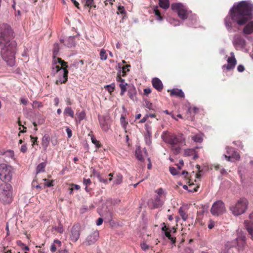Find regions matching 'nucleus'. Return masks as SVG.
Listing matches in <instances>:
<instances>
[{"label":"nucleus","mask_w":253,"mask_h":253,"mask_svg":"<svg viewBox=\"0 0 253 253\" xmlns=\"http://www.w3.org/2000/svg\"><path fill=\"white\" fill-rule=\"evenodd\" d=\"M140 247L142 250L144 251H147L149 248L150 246L148 245H147L145 243H141L140 244Z\"/></svg>","instance_id":"48"},{"label":"nucleus","mask_w":253,"mask_h":253,"mask_svg":"<svg viewBox=\"0 0 253 253\" xmlns=\"http://www.w3.org/2000/svg\"><path fill=\"white\" fill-rule=\"evenodd\" d=\"M209 205H202L197 212V216L199 217L203 216L204 214L208 212Z\"/></svg>","instance_id":"25"},{"label":"nucleus","mask_w":253,"mask_h":253,"mask_svg":"<svg viewBox=\"0 0 253 253\" xmlns=\"http://www.w3.org/2000/svg\"><path fill=\"white\" fill-rule=\"evenodd\" d=\"M215 222L212 220H210L208 224V228L210 229H212L214 226Z\"/></svg>","instance_id":"54"},{"label":"nucleus","mask_w":253,"mask_h":253,"mask_svg":"<svg viewBox=\"0 0 253 253\" xmlns=\"http://www.w3.org/2000/svg\"><path fill=\"white\" fill-rule=\"evenodd\" d=\"M151 92V89L149 88H145L144 89V94L146 95H148Z\"/></svg>","instance_id":"58"},{"label":"nucleus","mask_w":253,"mask_h":253,"mask_svg":"<svg viewBox=\"0 0 253 253\" xmlns=\"http://www.w3.org/2000/svg\"><path fill=\"white\" fill-rule=\"evenodd\" d=\"M61 245L62 243L60 241L58 240H54L53 243L50 247L51 252L52 253L55 252L57 250V248H60L61 246Z\"/></svg>","instance_id":"27"},{"label":"nucleus","mask_w":253,"mask_h":253,"mask_svg":"<svg viewBox=\"0 0 253 253\" xmlns=\"http://www.w3.org/2000/svg\"><path fill=\"white\" fill-rule=\"evenodd\" d=\"M231 56L229 57L227 60V64L223 66L222 68L227 71L233 70L237 64V60L234 55L233 53H231Z\"/></svg>","instance_id":"16"},{"label":"nucleus","mask_w":253,"mask_h":253,"mask_svg":"<svg viewBox=\"0 0 253 253\" xmlns=\"http://www.w3.org/2000/svg\"><path fill=\"white\" fill-rule=\"evenodd\" d=\"M50 142V137L48 134H44L42 138V145L44 151H46Z\"/></svg>","instance_id":"23"},{"label":"nucleus","mask_w":253,"mask_h":253,"mask_svg":"<svg viewBox=\"0 0 253 253\" xmlns=\"http://www.w3.org/2000/svg\"><path fill=\"white\" fill-rule=\"evenodd\" d=\"M178 213L183 221L187 219L188 215L183 208L180 207L179 209Z\"/></svg>","instance_id":"28"},{"label":"nucleus","mask_w":253,"mask_h":253,"mask_svg":"<svg viewBox=\"0 0 253 253\" xmlns=\"http://www.w3.org/2000/svg\"><path fill=\"white\" fill-rule=\"evenodd\" d=\"M202 147H196L193 149H187L184 151V155L185 156H193V159L196 160L199 158V152L198 151L199 149H202Z\"/></svg>","instance_id":"18"},{"label":"nucleus","mask_w":253,"mask_h":253,"mask_svg":"<svg viewBox=\"0 0 253 253\" xmlns=\"http://www.w3.org/2000/svg\"><path fill=\"white\" fill-rule=\"evenodd\" d=\"M50 141L52 145L54 146L58 144V140L56 136H52L51 138H50Z\"/></svg>","instance_id":"42"},{"label":"nucleus","mask_w":253,"mask_h":253,"mask_svg":"<svg viewBox=\"0 0 253 253\" xmlns=\"http://www.w3.org/2000/svg\"><path fill=\"white\" fill-rule=\"evenodd\" d=\"M103 222V219L102 218H99L97 221H96V224L97 225H100L102 224Z\"/></svg>","instance_id":"63"},{"label":"nucleus","mask_w":253,"mask_h":253,"mask_svg":"<svg viewBox=\"0 0 253 253\" xmlns=\"http://www.w3.org/2000/svg\"><path fill=\"white\" fill-rule=\"evenodd\" d=\"M159 6L164 9H167L169 7V0H159Z\"/></svg>","instance_id":"29"},{"label":"nucleus","mask_w":253,"mask_h":253,"mask_svg":"<svg viewBox=\"0 0 253 253\" xmlns=\"http://www.w3.org/2000/svg\"><path fill=\"white\" fill-rule=\"evenodd\" d=\"M20 102L22 104L26 105L28 103V100L27 98H21L20 99Z\"/></svg>","instance_id":"57"},{"label":"nucleus","mask_w":253,"mask_h":253,"mask_svg":"<svg viewBox=\"0 0 253 253\" xmlns=\"http://www.w3.org/2000/svg\"><path fill=\"white\" fill-rule=\"evenodd\" d=\"M93 173L94 174H96V175L97 176V177L98 178V179H99L100 181L101 182H102L104 183H106L107 182V179H102L101 176H100V175L99 174V172H97L95 170H94L93 171Z\"/></svg>","instance_id":"45"},{"label":"nucleus","mask_w":253,"mask_h":253,"mask_svg":"<svg viewBox=\"0 0 253 253\" xmlns=\"http://www.w3.org/2000/svg\"><path fill=\"white\" fill-rule=\"evenodd\" d=\"M66 132L67 133L68 137L70 138L72 135V130L69 128L67 127L66 128Z\"/></svg>","instance_id":"59"},{"label":"nucleus","mask_w":253,"mask_h":253,"mask_svg":"<svg viewBox=\"0 0 253 253\" xmlns=\"http://www.w3.org/2000/svg\"><path fill=\"white\" fill-rule=\"evenodd\" d=\"M46 166V162H42V163L39 164L36 168L37 173L44 172L45 171V168Z\"/></svg>","instance_id":"30"},{"label":"nucleus","mask_w":253,"mask_h":253,"mask_svg":"<svg viewBox=\"0 0 253 253\" xmlns=\"http://www.w3.org/2000/svg\"><path fill=\"white\" fill-rule=\"evenodd\" d=\"M243 33L245 34L250 35L253 33V21L249 22L244 27Z\"/></svg>","instance_id":"24"},{"label":"nucleus","mask_w":253,"mask_h":253,"mask_svg":"<svg viewBox=\"0 0 253 253\" xmlns=\"http://www.w3.org/2000/svg\"><path fill=\"white\" fill-rule=\"evenodd\" d=\"M64 114L65 115H68L72 118H74V112L71 107H66L64 111Z\"/></svg>","instance_id":"32"},{"label":"nucleus","mask_w":253,"mask_h":253,"mask_svg":"<svg viewBox=\"0 0 253 253\" xmlns=\"http://www.w3.org/2000/svg\"><path fill=\"white\" fill-rule=\"evenodd\" d=\"M172 10L177 13L178 17L182 19H187L189 16V12L187 8L181 3H173L171 5Z\"/></svg>","instance_id":"11"},{"label":"nucleus","mask_w":253,"mask_h":253,"mask_svg":"<svg viewBox=\"0 0 253 253\" xmlns=\"http://www.w3.org/2000/svg\"><path fill=\"white\" fill-rule=\"evenodd\" d=\"M20 150L23 153L26 152L27 151V148L26 145H22L21 147Z\"/></svg>","instance_id":"61"},{"label":"nucleus","mask_w":253,"mask_h":253,"mask_svg":"<svg viewBox=\"0 0 253 253\" xmlns=\"http://www.w3.org/2000/svg\"><path fill=\"white\" fill-rule=\"evenodd\" d=\"M53 228L57 232L62 233L64 232V228L63 225L60 223L58 226L53 227Z\"/></svg>","instance_id":"39"},{"label":"nucleus","mask_w":253,"mask_h":253,"mask_svg":"<svg viewBox=\"0 0 253 253\" xmlns=\"http://www.w3.org/2000/svg\"><path fill=\"white\" fill-rule=\"evenodd\" d=\"M198 110H199L198 108H197L196 107H190L188 109V111L189 112H190V113L193 112L194 114L197 113L198 112Z\"/></svg>","instance_id":"53"},{"label":"nucleus","mask_w":253,"mask_h":253,"mask_svg":"<svg viewBox=\"0 0 253 253\" xmlns=\"http://www.w3.org/2000/svg\"><path fill=\"white\" fill-rule=\"evenodd\" d=\"M91 181L89 178H84L83 179V184L85 186H89L91 184Z\"/></svg>","instance_id":"52"},{"label":"nucleus","mask_w":253,"mask_h":253,"mask_svg":"<svg viewBox=\"0 0 253 253\" xmlns=\"http://www.w3.org/2000/svg\"><path fill=\"white\" fill-rule=\"evenodd\" d=\"M63 67L56 65V62L52 64V73L54 75L56 73H60L62 72Z\"/></svg>","instance_id":"26"},{"label":"nucleus","mask_w":253,"mask_h":253,"mask_svg":"<svg viewBox=\"0 0 253 253\" xmlns=\"http://www.w3.org/2000/svg\"><path fill=\"white\" fill-rule=\"evenodd\" d=\"M115 84L114 83H113V84H109V85H107L106 86H105V88H106L107 91L111 93L112 92L114 91V89H115Z\"/></svg>","instance_id":"38"},{"label":"nucleus","mask_w":253,"mask_h":253,"mask_svg":"<svg viewBox=\"0 0 253 253\" xmlns=\"http://www.w3.org/2000/svg\"><path fill=\"white\" fill-rule=\"evenodd\" d=\"M211 213L214 216H218L221 212V201L218 200L212 205L211 209Z\"/></svg>","instance_id":"19"},{"label":"nucleus","mask_w":253,"mask_h":253,"mask_svg":"<svg viewBox=\"0 0 253 253\" xmlns=\"http://www.w3.org/2000/svg\"><path fill=\"white\" fill-rule=\"evenodd\" d=\"M182 253H193V251L190 248L186 247L184 248Z\"/></svg>","instance_id":"55"},{"label":"nucleus","mask_w":253,"mask_h":253,"mask_svg":"<svg viewBox=\"0 0 253 253\" xmlns=\"http://www.w3.org/2000/svg\"><path fill=\"white\" fill-rule=\"evenodd\" d=\"M91 140L92 143L95 145L97 149H99L101 147L102 145L100 142L98 141L93 135L91 136Z\"/></svg>","instance_id":"35"},{"label":"nucleus","mask_w":253,"mask_h":253,"mask_svg":"<svg viewBox=\"0 0 253 253\" xmlns=\"http://www.w3.org/2000/svg\"><path fill=\"white\" fill-rule=\"evenodd\" d=\"M0 201L4 204H10L13 201L12 187L10 184H0Z\"/></svg>","instance_id":"4"},{"label":"nucleus","mask_w":253,"mask_h":253,"mask_svg":"<svg viewBox=\"0 0 253 253\" xmlns=\"http://www.w3.org/2000/svg\"><path fill=\"white\" fill-rule=\"evenodd\" d=\"M211 167H212L216 170H217L219 169V165L218 164H214L212 165Z\"/></svg>","instance_id":"64"},{"label":"nucleus","mask_w":253,"mask_h":253,"mask_svg":"<svg viewBox=\"0 0 253 253\" xmlns=\"http://www.w3.org/2000/svg\"><path fill=\"white\" fill-rule=\"evenodd\" d=\"M253 11V4L246 1H241L233 5L231 10V18L238 25H244L252 19Z\"/></svg>","instance_id":"1"},{"label":"nucleus","mask_w":253,"mask_h":253,"mask_svg":"<svg viewBox=\"0 0 253 253\" xmlns=\"http://www.w3.org/2000/svg\"><path fill=\"white\" fill-rule=\"evenodd\" d=\"M169 171L173 175L178 174L179 171L174 167H169Z\"/></svg>","instance_id":"50"},{"label":"nucleus","mask_w":253,"mask_h":253,"mask_svg":"<svg viewBox=\"0 0 253 253\" xmlns=\"http://www.w3.org/2000/svg\"><path fill=\"white\" fill-rule=\"evenodd\" d=\"M168 92H170L171 96H175L180 98H184L185 95L184 92L181 89L178 88H174L172 90H168Z\"/></svg>","instance_id":"21"},{"label":"nucleus","mask_w":253,"mask_h":253,"mask_svg":"<svg viewBox=\"0 0 253 253\" xmlns=\"http://www.w3.org/2000/svg\"><path fill=\"white\" fill-rule=\"evenodd\" d=\"M237 70L239 72H242L244 71L245 68L244 66L239 65L237 67Z\"/></svg>","instance_id":"60"},{"label":"nucleus","mask_w":253,"mask_h":253,"mask_svg":"<svg viewBox=\"0 0 253 253\" xmlns=\"http://www.w3.org/2000/svg\"><path fill=\"white\" fill-rule=\"evenodd\" d=\"M182 175L184 176V177L185 178H188V175H189V173L187 171H183L182 172Z\"/></svg>","instance_id":"62"},{"label":"nucleus","mask_w":253,"mask_h":253,"mask_svg":"<svg viewBox=\"0 0 253 253\" xmlns=\"http://www.w3.org/2000/svg\"><path fill=\"white\" fill-rule=\"evenodd\" d=\"M244 226L247 230L249 234L251 236V239L253 240V225L248 220L244 221Z\"/></svg>","instance_id":"22"},{"label":"nucleus","mask_w":253,"mask_h":253,"mask_svg":"<svg viewBox=\"0 0 253 253\" xmlns=\"http://www.w3.org/2000/svg\"><path fill=\"white\" fill-rule=\"evenodd\" d=\"M164 226L162 228V230L164 232L165 236L170 240L172 244H174L176 242V238L172 237L171 233L176 232V229L174 227L169 228L167 227L165 223H163Z\"/></svg>","instance_id":"14"},{"label":"nucleus","mask_w":253,"mask_h":253,"mask_svg":"<svg viewBox=\"0 0 253 253\" xmlns=\"http://www.w3.org/2000/svg\"><path fill=\"white\" fill-rule=\"evenodd\" d=\"M81 231V225L79 223L74 224L70 230V240L73 242H76L80 238Z\"/></svg>","instance_id":"13"},{"label":"nucleus","mask_w":253,"mask_h":253,"mask_svg":"<svg viewBox=\"0 0 253 253\" xmlns=\"http://www.w3.org/2000/svg\"><path fill=\"white\" fill-rule=\"evenodd\" d=\"M12 34V30L8 25L5 23L0 24V42L10 41Z\"/></svg>","instance_id":"10"},{"label":"nucleus","mask_w":253,"mask_h":253,"mask_svg":"<svg viewBox=\"0 0 253 253\" xmlns=\"http://www.w3.org/2000/svg\"><path fill=\"white\" fill-rule=\"evenodd\" d=\"M82 2L84 3L85 6L89 8L96 7L94 0H82Z\"/></svg>","instance_id":"31"},{"label":"nucleus","mask_w":253,"mask_h":253,"mask_svg":"<svg viewBox=\"0 0 253 253\" xmlns=\"http://www.w3.org/2000/svg\"><path fill=\"white\" fill-rule=\"evenodd\" d=\"M120 122L122 126L126 128V125L128 124L127 122L126 121V118L124 116H122L120 118Z\"/></svg>","instance_id":"40"},{"label":"nucleus","mask_w":253,"mask_h":253,"mask_svg":"<svg viewBox=\"0 0 253 253\" xmlns=\"http://www.w3.org/2000/svg\"><path fill=\"white\" fill-rule=\"evenodd\" d=\"M85 117V114L84 112L82 111L78 114V118L79 119V123L81 122Z\"/></svg>","instance_id":"47"},{"label":"nucleus","mask_w":253,"mask_h":253,"mask_svg":"<svg viewBox=\"0 0 253 253\" xmlns=\"http://www.w3.org/2000/svg\"><path fill=\"white\" fill-rule=\"evenodd\" d=\"M153 86L159 91H161L163 89V84L162 81L157 78H154L152 80Z\"/></svg>","instance_id":"20"},{"label":"nucleus","mask_w":253,"mask_h":253,"mask_svg":"<svg viewBox=\"0 0 253 253\" xmlns=\"http://www.w3.org/2000/svg\"><path fill=\"white\" fill-rule=\"evenodd\" d=\"M99 239V232L97 230L92 231L86 238L85 242L87 245L94 244Z\"/></svg>","instance_id":"17"},{"label":"nucleus","mask_w":253,"mask_h":253,"mask_svg":"<svg viewBox=\"0 0 253 253\" xmlns=\"http://www.w3.org/2000/svg\"><path fill=\"white\" fill-rule=\"evenodd\" d=\"M58 62L63 67L62 72L59 74V77L56 81L55 84L57 85L65 84L68 80V71L67 70V62L63 60L61 58H57Z\"/></svg>","instance_id":"9"},{"label":"nucleus","mask_w":253,"mask_h":253,"mask_svg":"<svg viewBox=\"0 0 253 253\" xmlns=\"http://www.w3.org/2000/svg\"><path fill=\"white\" fill-rule=\"evenodd\" d=\"M30 138L32 141V145L33 146H34V145H38V137H34L32 135H30Z\"/></svg>","instance_id":"49"},{"label":"nucleus","mask_w":253,"mask_h":253,"mask_svg":"<svg viewBox=\"0 0 253 253\" xmlns=\"http://www.w3.org/2000/svg\"><path fill=\"white\" fill-rule=\"evenodd\" d=\"M163 140L169 145V148L174 155L180 152L183 146L185 145V138L183 134L176 135L167 131L163 132L162 135Z\"/></svg>","instance_id":"2"},{"label":"nucleus","mask_w":253,"mask_h":253,"mask_svg":"<svg viewBox=\"0 0 253 253\" xmlns=\"http://www.w3.org/2000/svg\"><path fill=\"white\" fill-rule=\"evenodd\" d=\"M157 194L155 196L154 199L149 201V206L152 209L158 208L163 205L166 196L164 193V189L160 188L155 191Z\"/></svg>","instance_id":"6"},{"label":"nucleus","mask_w":253,"mask_h":253,"mask_svg":"<svg viewBox=\"0 0 253 253\" xmlns=\"http://www.w3.org/2000/svg\"><path fill=\"white\" fill-rule=\"evenodd\" d=\"M98 121L102 130L107 132L111 127V120L109 114L98 115Z\"/></svg>","instance_id":"12"},{"label":"nucleus","mask_w":253,"mask_h":253,"mask_svg":"<svg viewBox=\"0 0 253 253\" xmlns=\"http://www.w3.org/2000/svg\"><path fill=\"white\" fill-rule=\"evenodd\" d=\"M127 84L121 83L120 84V87L121 89V94L123 95L124 92L126 91V85Z\"/></svg>","instance_id":"44"},{"label":"nucleus","mask_w":253,"mask_h":253,"mask_svg":"<svg viewBox=\"0 0 253 253\" xmlns=\"http://www.w3.org/2000/svg\"><path fill=\"white\" fill-rule=\"evenodd\" d=\"M227 152L228 156L225 155V157L228 161L235 162L239 160L240 158L239 154L235 151L233 148H228Z\"/></svg>","instance_id":"15"},{"label":"nucleus","mask_w":253,"mask_h":253,"mask_svg":"<svg viewBox=\"0 0 253 253\" xmlns=\"http://www.w3.org/2000/svg\"><path fill=\"white\" fill-rule=\"evenodd\" d=\"M246 237L244 235L239 236L234 242H228L225 244V250L227 251L231 247H235L238 251H243L246 245Z\"/></svg>","instance_id":"8"},{"label":"nucleus","mask_w":253,"mask_h":253,"mask_svg":"<svg viewBox=\"0 0 253 253\" xmlns=\"http://www.w3.org/2000/svg\"><path fill=\"white\" fill-rule=\"evenodd\" d=\"M0 55L7 65L12 67L15 64L16 43L15 41L0 42Z\"/></svg>","instance_id":"3"},{"label":"nucleus","mask_w":253,"mask_h":253,"mask_svg":"<svg viewBox=\"0 0 253 253\" xmlns=\"http://www.w3.org/2000/svg\"><path fill=\"white\" fill-rule=\"evenodd\" d=\"M99 56L102 61L106 60L108 57L106 51L103 48L101 49L99 53Z\"/></svg>","instance_id":"34"},{"label":"nucleus","mask_w":253,"mask_h":253,"mask_svg":"<svg viewBox=\"0 0 253 253\" xmlns=\"http://www.w3.org/2000/svg\"><path fill=\"white\" fill-rule=\"evenodd\" d=\"M123 180V175L120 174L118 173L117 174L115 180L114 181V183L116 184H120L122 183Z\"/></svg>","instance_id":"36"},{"label":"nucleus","mask_w":253,"mask_h":253,"mask_svg":"<svg viewBox=\"0 0 253 253\" xmlns=\"http://www.w3.org/2000/svg\"><path fill=\"white\" fill-rule=\"evenodd\" d=\"M13 172V169L10 166L5 164H0V179L3 183L11 181Z\"/></svg>","instance_id":"7"},{"label":"nucleus","mask_w":253,"mask_h":253,"mask_svg":"<svg viewBox=\"0 0 253 253\" xmlns=\"http://www.w3.org/2000/svg\"><path fill=\"white\" fill-rule=\"evenodd\" d=\"M130 67V65H126L122 67V70L121 71H120V73H122V76L124 77V76H126V73L127 72H129V69H128V68H129Z\"/></svg>","instance_id":"37"},{"label":"nucleus","mask_w":253,"mask_h":253,"mask_svg":"<svg viewBox=\"0 0 253 253\" xmlns=\"http://www.w3.org/2000/svg\"><path fill=\"white\" fill-rule=\"evenodd\" d=\"M135 154L136 158L138 160H139L140 161H142L143 160V157L142 154H141L140 151L138 150H136Z\"/></svg>","instance_id":"46"},{"label":"nucleus","mask_w":253,"mask_h":253,"mask_svg":"<svg viewBox=\"0 0 253 253\" xmlns=\"http://www.w3.org/2000/svg\"><path fill=\"white\" fill-rule=\"evenodd\" d=\"M117 13L118 14H119V13L122 14H126V12L124 7L122 5H119L118 7V12Z\"/></svg>","instance_id":"43"},{"label":"nucleus","mask_w":253,"mask_h":253,"mask_svg":"<svg viewBox=\"0 0 253 253\" xmlns=\"http://www.w3.org/2000/svg\"><path fill=\"white\" fill-rule=\"evenodd\" d=\"M192 139L195 142L201 143L203 141V138L202 134H197L191 137Z\"/></svg>","instance_id":"33"},{"label":"nucleus","mask_w":253,"mask_h":253,"mask_svg":"<svg viewBox=\"0 0 253 253\" xmlns=\"http://www.w3.org/2000/svg\"><path fill=\"white\" fill-rule=\"evenodd\" d=\"M43 180L45 182L44 185L48 187H51L53 186V181H50L47 180V179H44Z\"/></svg>","instance_id":"51"},{"label":"nucleus","mask_w":253,"mask_h":253,"mask_svg":"<svg viewBox=\"0 0 253 253\" xmlns=\"http://www.w3.org/2000/svg\"><path fill=\"white\" fill-rule=\"evenodd\" d=\"M154 12L155 15H156L157 16V19L158 20H163V17L161 16V13H160V11L157 9V8H156L154 9Z\"/></svg>","instance_id":"41"},{"label":"nucleus","mask_w":253,"mask_h":253,"mask_svg":"<svg viewBox=\"0 0 253 253\" xmlns=\"http://www.w3.org/2000/svg\"><path fill=\"white\" fill-rule=\"evenodd\" d=\"M249 218V220H248V221L253 225V211L250 213Z\"/></svg>","instance_id":"56"},{"label":"nucleus","mask_w":253,"mask_h":253,"mask_svg":"<svg viewBox=\"0 0 253 253\" xmlns=\"http://www.w3.org/2000/svg\"><path fill=\"white\" fill-rule=\"evenodd\" d=\"M249 202L245 198H241L237 201L235 205L230 207V210L235 215L245 213L248 209Z\"/></svg>","instance_id":"5"}]
</instances>
